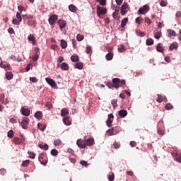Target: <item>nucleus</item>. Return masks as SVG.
Here are the masks:
<instances>
[{
	"label": "nucleus",
	"mask_w": 181,
	"mask_h": 181,
	"mask_svg": "<svg viewBox=\"0 0 181 181\" xmlns=\"http://www.w3.org/2000/svg\"><path fill=\"white\" fill-rule=\"evenodd\" d=\"M38 159L40 163L42 165H47V164L48 163V156L46 153H40L38 156Z\"/></svg>",
	"instance_id": "nucleus-1"
},
{
	"label": "nucleus",
	"mask_w": 181,
	"mask_h": 181,
	"mask_svg": "<svg viewBox=\"0 0 181 181\" xmlns=\"http://www.w3.org/2000/svg\"><path fill=\"white\" fill-rule=\"evenodd\" d=\"M57 21H58V16L56 14L51 15L49 17L48 21L50 25H54L56 23Z\"/></svg>",
	"instance_id": "nucleus-2"
},
{
	"label": "nucleus",
	"mask_w": 181,
	"mask_h": 181,
	"mask_svg": "<svg viewBox=\"0 0 181 181\" xmlns=\"http://www.w3.org/2000/svg\"><path fill=\"white\" fill-rule=\"evenodd\" d=\"M107 12V9L105 7L98 6L97 7V14L98 16L100 15H105Z\"/></svg>",
	"instance_id": "nucleus-3"
},
{
	"label": "nucleus",
	"mask_w": 181,
	"mask_h": 181,
	"mask_svg": "<svg viewBox=\"0 0 181 181\" xmlns=\"http://www.w3.org/2000/svg\"><path fill=\"white\" fill-rule=\"evenodd\" d=\"M128 8H129L128 3H124V4L122 5L121 14L122 15V16H124V15L127 14Z\"/></svg>",
	"instance_id": "nucleus-4"
},
{
	"label": "nucleus",
	"mask_w": 181,
	"mask_h": 181,
	"mask_svg": "<svg viewBox=\"0 0 181 181\" xmlns=\"http://www.w3.org/2000/svg\"><path fill=\"white\" fill-rule=\"evenodd\" d=\"M149 6L148 5H144L143 7L139 9L138 14H146V13L148 12Z\"/></svg>",
	"instance_id": "nucleus-5"
},
{
	"label": "nucleus",
	"mask_w": 181,
	"mask_h": 181,
	"mask_svg": "<svg viewBox=\"0 0 181 181\" xmlns=\"http://www.w3.org/2000/svg\"><path fill=\"white\" fill-rule=\"evenodd\" d=\"M113 120H114V115H112V113H110V115H108V119L106 121V123L108 127H112V123L113 122Z\"/></svg>",
	"instance_id": "nucleus-6"
},
{
	"label": "nucleus",
	"mask_w": 181,
	"mask_h": 181,
	"mask_svg": "<svg viewBox=\"0 0 181 181\" xmlns=\"http://www.w3.org/2000/svg\"><path fill=\"white\" fill-rule=\"evenodd\" d=\"M112 82L113 83V88H119L120 79L119 78H113V79L112 80Z\"/></svg>",
	"instance_id": "nucleus-7"
},
{
	"label": "nucleus",
	"mask_w": 181,
	"mask_h": 181,
	"mask_svg": "<svg viewBox=\"0 0 181 181\" xmlns=\"http://www.w3.org/2000/svg\"><path fill=\"white\" fill-rule=\"evenodd\" d=\"M29 122L30 119L28 118L22 120V122H21V125L22 126L23 129H27Z\"/></svg>",
	"instance_id": "nucleus-8"
},
{
	"label": "nucleus",
	"mask_w": 181,
	"mask_h": 181,
	"mask_svg": "<svg viewBox=\"0 0 181 181\" xmlns=\"http://www.w3.org/2000/svg\"><path fill=\"white\" fill-rule=\"evenodd\" d=\"M45 81L48 84H49V86H51L52 88H55V86H57L55 81L51 79V78H46Z\"/></svg>",
	"instance_id": "nucleus-9"
},
{
	"label": "nucleus",
	"mask_w": 181,
	"mask_h": 181,
	"mask_svg": "<svg viewBox=\"0 0 181 181\" xmlns=\"http://www.w3.org/2000/svg\"><path fill=\"white\" fill-rule=\"evenodd\" d=\"M76 144L78 145L80 148H85L86 146V141L78 139L76 142Z\"/></svg>",
	"instance_id": "nucleus-10"
},
{
	"label": "nucleus",
	"mask_w": 181,
	"mask_h": 181,
	"mask_svg": "<svg viewBox=\"0 0 181 181\" xmlns=\"http://www.w3.org/2000/svg\"><path fill=\"white\" fill-rule=\"evenodd\" d=\"M13 142H14L15 144H22V143L25 142V139H19L17 136H16L13 139Z\"/></svg>",
	"instance_id": "nucleus-11"
},
{
	"label": "nucleus",
	"mask_w": 181,
	"mask_h": 181,
	"mask_svg": "<svg viewBox=\"0 0 181 181\" xmlns=\"http://www.w3.org/2000/svg\"><path fill=\"white\" fill-rule=\"evenodd\" d=\"M128 112L125 109H122L121 110H119V116L122 118H125L126 116H127Z\"/></svg>",
	"instance_id": "nucleus-12"
},
{
	"label": "nucleus",
	"mask_w": 181,
	"mask_h": 181,
	"mask_svg": "<svg viewBox=\"0 0 181 181\" xmlns=\"http://www.w3.org/2000/svg\"><path fill=\"white\" fill-rule=\"evenodd\" d=\"M28 40L32 42V45H36V38L33 34H30L28 37Z\"/></svg>",
	"instance_id": "nucleus-13"
},
{
	"label": "nucleus",
	"mask_w": 181,
	"mask_h": 181,
	"mask_svg": "<svg viewBox=\"0 0 181 181\" xmlns=\"http://www.w3.org/2000/svg\"><path fill=\"white\" fill-rule=\"evenodd\" d=\"M173 157H175V160L178 162L179 163H181V153H174L173 154Z\"/></svg>",
	"instance_id": "nucleus-14"
},
{
	"label": "nucleus",
	"mask_w": 181,
	"mask_h": 181,
	"mask_svg": "<svg viewBox=\"0 0 181 181\" xmlns=\"http://www.w3.org/2000/svg\"><path fill=\"white\" fill-rule=\"evenodd\" d=\"M58 24L61 30H62L63 28H65L66 25V21H64V20H58Z\"/></svg>",
	"instance_id": "nucleus-15"
},
{
	"label": "nucleus",
	"mask_w": 181,
	"mask_h": 181,
	"mask_svg": "<svg viewBox=\"0 0 181 181\" xmlns=\"http://www.w3.org/2000/svg\"><path fill=\"white\" fill-rule=\"evenodd\" d=\"M21 112H22V114L23 115V116L28 117L30 115V109H28V108H24V107L22 108Z\"/></svg>",
	"instance_id": "nucleus-16"
},
{
	"label": "nucleus",
	"mask_w": 181,
	"mask_h": 181,
	"mask_svg": "<svg viewBox=\"0 0 181 181\" xmlns=\"http://www.w3.org/2000/svg\"><path fill=\"white\" fill-rule=\"evenodd\" d=\"M69 114V110L68 108H62L61 110V116L65 117Z\"/></svg>",
	"instance_id": "nucleus-17"
},
{
	"label": "nucleus",
	"mask_w": 181,
	"mask_h": 181,
	"mask_svg": "<svg viewBox=\"0 0 181 181\" xmlns=\"http://www.w3.org/2000/svg\"><path fill=\"white\" fill-rule=\"evenodd\" d=\"M68 8L70 11V12H72V13H76V11L78 10L77 6H76V5L74 4L69 5Z\"/></svg>",
	"instance_id": "nucleus-18"
},
{
	"label": "nucleus",
	"mask_w": 181,
	"mask_h": 181,
	"mask_svg": "<svg viewBox=\"0 0 181 181\" xmlns=\"http://www.w3.org/2000/svg\"><path fill=\"white\" fill-rule=\"evenodd\" d=\"M86 142V145H88V146H93V145H94L95 140L93 138H89V139H87Z\"/></svg>",
	"instance_id": "nucleus-19"
},
{
	"label": "nucleus",
	"mask_w": 181,
	"mask_h": 181,
	"mask_svg": "<svg viewBox=\"0 0 181 181\" xmlns=\"http://www.w3.org/2000/svg\"><path fill=\"white\" fill-rule=\"evenodd\" d=\"M128 21H129V18L127 17L124 18V19H122L121 22V28H125V26L127 25V23H128Z\"/></svg>",
	"instance_id": "nucleus-20"
},
{
	"label": "nucleus",
	"mask_w": 181,
	"mask_h": 181,
	"mask_svg": "<svg viewBox=\"0 0 181 181\" xmlns=\"http://www.w3.org/2000/svg\"><path fill=\"white\" fill-rule=\"evenodd\" d=\"M106 59L110 62V60H112V59L114 58V54L112 52H109L105 57Z\"/></svg>",
	"instance_id": "nucleus-21"
},
{
	"label": "nucleus",
	"mask_w": 181,
	"mask_h": 181,
	"mask_svg": "<svg viewBox=\"0 0 181 181\" xmlns=\"http://www.w3.org/2000/svg\"><path fill=\"white\" fill-rule=\"evenodd\" d=\"M61 69H63L64 71H69V64H67V63L63 62L61 64Z\"/></svg>",
	"instance_id": "nucleus-22"
},
{
	"label": "nucleus",
	"mask_w": 181,
	"mask_h": 181,
	"mask_svg": "<svg viewBox=\"0 0 181 181\" xmlns=\"http://www.w3.org/2000/svg\"><path fill=\"white\" fill-rule=\"evenodd\" d=\"M158 98L156 99V101L158 103H161V102L164 101V100L166 98V97H165V95H157Z\"/></svg>",
	"instance_id": "nucleus-23"
},
{
	"label": "nucleus",
	"mask_w": 181,
	"mask_h": 181,
	"mask_svg": "<svg viewBox=\"0 0 181 181\" xmlns=\"http://www.w3.org/2000/svg\"><path fill=\"white\" fill-rule=\"evenodd\" d=\"M0 67H1V69H4L6 70L8 69L9 71H11V69L10 64H3V62H0Z\"/></svg>",
	"instance_id": "nucleus-24"
},
{
	"label": "nucleus",
	"mask_w": 181,
	"mask_h": 181,
	"mask_svg": "<svg viewBox=\"0 0 181 181\" xmlns=\"http://www.w3.org/2000/svg\"><path fill=\"white\" fill-rule=\"evenodd\" d=\"M63 122L65 125H71V122L69 119V117H64L63 118Z\"/></svg>",
	"instance_id": "nucleus-25"
},
{
	"label": "nucleus",
	"mask_w": 181,
	"mask_h": 181,
	"mask_svg": "<svg viewBox=\"0 0 181 181\" xmlns=\"http://www.w3.org/2000/svg\"><path fill=\"white\" fill-rule=\"evenodd\" d=\"M36 24V20H29V21L28 22V25L32 26V28H35Z\"/></svg>",
	"instance_id": "nucleus-26"
},
{
	"label": "nucleus",
	"mask_w": 181,
	"mask_h": 181,
	"mask_svg": "<svg viewBox=\"0 0 181 181\" xmlns=\"http://www.w3.org/2000/svg\"><path fill=\"white\" fill-rule=\"evenodd\" d=\"M67 47H68L67 41H66V40H61L62 49H66Z\"/></svg>",
	"instance_id": "nucleus-27"
},
{
	"label": "nucleus",
	"mask_w": 181,
	"mask_h": 181,
	"mask_svg": "<svg viewBox=\"0 0 181 181\" xmlns=\"http://www.w3.org/2000/svg\"><path fill=\"white\" fill-rule=\"evenodd\" d=\"M6 78L7 80L13 79V75L12 72H11V71L6 72Z\"/></svg>",
	"instance_id": "nucleus-28"
},
{
	"label": "nucleus",
	"mask_w": 181,
	"mask_h": 181,
	"mask_svg": "<svg viewBox=\"0 0 181 181\" xmlns=\"http://www.w3.org/2000/svg\"><path fill=\"white\" fill-rule=\"evenodd\" d=\"M156 49L158 52H159L160 53H163V52H164V48L163 47V46L161 45L160 43H158L156 46Z\"/></svg>",
	"instance_id": "nucleus-29"
},
{
	"label": "nucleus",
	"mask_w": 181,
	"mask_h": 181,
	"mask_svg": "<svg viewBox=\"0 0 181 181\" xmlns=\"http://www.w3.org/2000/svg\"><path fill=\"white\" fill-rule=\"evenodd\" d=\"M42 116H43V115H42V112L38 111V112L35 113V117L38 119H42Z\"/></svg>",
	"instance_id": "nucleus-30"
},
{
	"label": "nucleus",
	"mask_w": 181,
	"mask_h": 181,
	"mask_svg": "<svg viewBox=\"0 0 181 181\" xmlns=\"http://www.w3.org/2000/svg\"><path fill=\"white\" fill-rule=\"evenodd\" d=\"M62 144V141L60 139H56V140L54 141V145L55 146H59V145Z\"/></svg>",
	"instance_id": "nucleus-31"
},
{
	"label": "nucleus",
	"mask_w": 181,
	"mask_h": 181,
	"mask_svg": "<svg viewBox=\"0 0 181 181\" xmlns=\"http://www.w3.org/2000/svg\"><path fill=\"white\" fill-rule=\"evenodd\" d=\"M168 37H176V32H175V30H168Z\"/></svg>",
	"instance_id": "nucleus-32"
},
{
	"label": "nucleus",
	"mask_w": 181,
	"mask_h": 181,
	"mask_svg": "<svg viewBox=\"0 0 181 181\" xmlns=\"http://www.w3.org/2000/svg\"><path fill=\"white\" fill-rule=\"evenodd\" d=\"M38 146L40 148L43 149L44 151H48L49 149V145L47 144H45V145L39 144Z\"/></svg>",
	"instance_id": "nucleus-33"
},
{
	"label": "nucleus",
	"mask_w": 181,
	"mask_h": 181,
	"mask_svg": "<svg viewBox=\"0 0 181 181\" xmlns=\"http://www.w3.org/2000/svg\"><path fill=\"white\" fill-rule=\"evenodd\" d=\"M112 16L117 21L119 20V18H120L119 13H117V11H114V13H112Z\"/></svg>",
	"instance_id": "nucleus-34"
},
{
	"label": "nucleus",
	"mask_w": 181,
	"mask_h": 181,
	"mask_svg": "<svg viewBox=\"0 0 181 181\" xmlns=\"http://www.w3.org/2000/svg\"><path fill=\"white\" fill-rule=\"evenodd\" d=\"M30 163V160H23V163H22V166L23 168H27L29 165Z\"/></svg>",
	"instance_id": "nucleus-35"
},
{
	"label": "nucleus",
	"mask_w": 181,
	"mask_h": 181,
	"mask_svg": "<svg viewBox=\"0 0 181 181\" xmlns=\"http://www.w3.org/2000/svg\"><path fill=\"white\" fill-rule=\"evenodd\" d=\"M117 49L119 53H124V52H125V47L122 45H119V47L117 48Z\"/></svg>",
	"instance_id": "nucleus-36"
},
{
	"label": "nucleus",
	"mask_w": 181,
	"mask_h": 181,
	"mask_svg": "<svg viewBox=\"0 0 181 181\" xmlns=\"http://www.w3.org/2000/svg\"><path fill=\"white\" fill-rule=\"evenodd\" d=\"M93 52L92 47L90 45H87L86 47V54H91Z\"/></svg>",
	"instance_id": "nucleus-37"
},
{
	"label": "nucleus",
	"mask_w": 181,
	"mask_h": 181,
	"mask_svg": "<svg viewBox=\"0 0 181 181\" xmlns=\"http://www.w3.org/2000/svg\"><path fill=\"white\" fill-rule=\"evenodd\" d=\"M177 47H178L177 43H172L171 45H170V51H173V49H177Z\"/></svg>",
	"instance_id": "nucleus-38"
},
{
	"label": "nucleus",
	"mask_w": 181,
	"mask_h": 181,
	"mask_svg": "<svg viewBox=\"0 0 181 181\" xmlns=\"http://www.w3.org/2000/svg\"><path fill=\"white\" fill-rule=\"evenodd\" d=\"M16 18H17L18 21H19V24H20L21 22H22V21H23V18H22L21 13H19V12H17L16 13Z\"/></svg>",
	"instance_id": "nucleus-39"
},
{
	"label": "nucleus",
	"mask_w": 181,
	"mask_h": 181,
	"mask_svg": "<svg viewBox=\"0 0 181 181\" xmlns=\"http://www.w3.org/2000/svg\"><path fill=\"white\" fill-rule=\"evenodd\" d=\"M71 59L72 62H79V58L78 56H71Z\"/></svg>",
	"instance_id": "nucleus-40"
},
{
	"label": "nucleus",
	"mask_w": 181,
	"mask_h": 181,
	"mask_svg": "<svg viewBox=\"0 0 181 181\" xmlns=\"http://www.w3.org/2000/svg\"><path fill=\"white\" fill-rule=\"evenodd\" d=\"M154 44V40L151 38H148L146 40V45H153Z\"/></svg>",
	"instance_id": "nucleus-41"
},
{
	"label": "nucleus",
	"mask_w": 181,
	"mask_h": 181,
	"mask_svg": "<svg viewBox=\"0 0 181 181\" xmlns=\"http://www.w3.org/2000/svg\"><path fill=\"white\" fill-rule=\"evenodd\" d=\"M115 128L114 127H112L110 128V129L107 130V134L110 135V136H113L115 134Z\"/></svg>",
	"instance_id": "nucleus-42"
},
{
	"label": "nucleus",
	"mask_w": 181,
	"mask_h": 181,
	"mask_svg": "<svg viewBox=\"0 0 181 181\" xmlns=\"http://www.w3.org/2000/svg\"><path fill=\"white\" fill-rule=\"evenodd\" d=\"M115 179V175L114 173H112L111 175H108V180L109 181H114V180Z\"/></svg>",
	"instance_id": "nucleus-43"
},
{
	"label": "nucleus",
	"mask_w": 181,
	"mask_h": 181,
	"mask_svg": "<svg viewBox=\"0 0 181 181\" xmlns=\"http://www.w3.org/2000/svg\"><path fill=\"white\" fill-rule=\"evenodd\" d=\"M111 103H112V105L113 106V107H115V108L117 107L118 104H117V99L112 100Z\"/></svg>",
	"instance_id": "nucleus-44"
},
{
	"label": "nucleus",
	"mask_w": 181,
	"mask_h": 181,
	"mask_svg": "<svg viewBox=\"0 0 181 181\" xmlns=\"http://www.w3.org/2000/svg\"><path fill=\"white\" fill-rule=\"evenodd\" d=\"M38 128L40 131L44 132L46 129V126L43 125V124L38 123Z\"/></svg>",
	"instance_id": "nucleus-45"
},
{
	"label": "nucleus",
	"mask_w": 181,
	"mask_h": 181,
	"mask_svg": "<svg viewBox=\"0 0 181 181\" xmlns=\"http://www.w3.org/2000/svg\"><path fill=\"white\" fill-rule=\"evenodd\" d=\"M76 39H77V40L78 41H82V40H83V39H84V35H81V34H78L77 35H76Z\"/></svg>",
	"instance_id": "nucleus-46"
},
{
	"label": "nucleus",
	"mask_w": 181,
	"mask_h": 181,
	"mask_svg": "<svg viewBox=\"0 0 181 181\" xmlns=\"http://www.w3.org/2000/svg\"><path fill=\"white\" fill-rule=\"evenodd\" d=\"M165 110H173V105L171 103H167L165 105Z\"/></svg>",
	"instance_id": "nucleus-47"
},
{
	"label": "nucleus",
	"mask_w": 181,
	"mask_h": 181,
	"mask_svg": "<svg viewBox=\"0 0 181 181\" xmlns=\"http://www.w3.org/2000/svg\"><path fill=\"white\" fill-rule=\"evenodd\" d=\"M76 69H83V64L82 62L76 63Z\"/></svg>",
	"instance_id": "nucleus-48"
},
{
	"label": "nucleus",
	"mask_w": 181,
	"mask_h": 181,
	"mask_svg": "<svg viewBox=\"0 0 181 181\" xmlns=\"http://www.w3.org/2000/svg\"><path fill=\"white\" fill-rule=\"evenodd\" d=\"M51 155L54 156V157H57V156H58V150L52 149L51 150Z\"/></svg>",
	"instance_id": "nucleus-49"
},
{
	"label": "nucleus",
	"mask_w": 181,
	"mask_h": 181,
	"mask_svg": "<svg viewBox=\"0 0 181 181\" xmlns=\"http://www.w3.org/2000/svg\"><path fill=\"white\" fill-rule=\"evenodd\" d=\"M23 18H26V19H28V22H29V21H31L32 19H33V16L32 15H23Z\"/></svg>",
	"instance_id": "nucleus-50"
},
{
	"label": "nucleus",
	"mask_w": 181,
	"mask_h": 181,
	"mask_svg": "<svg viewBox=\"0 0 181 181\" xmlns=\"http://www.w3.org/2000/svg\"><path fill=\"white\" fill-rule=\"evenodd\" d=\"M161 36H162V33L161 32H157L156 33V34L154 35V37L156 39H160L161 38Z\"/></svg>",
	"instance_id": "nucleus-51"
},
{
	"label": "nucleus",
	"mask_w": 181,
	"mask_h": 181,
	"mask_svg": "<svg viewBox=\"0 0 181 181\" xmlns=\"http://www.w3.org/2000/svg\"><path fill=\"white\" fill-rule=\"evenodd\" d=\"M7 136L8 138H13V136H14V132L13 130H9V132L7 134Z\"/></svg>",
	"instance_id": "nucleus-52"
},
{
	"label": "nucleus",
	"mask_w": 181,
	"mask_h": 181,
	"mask_svg": "<svg viewBox=\"0 0 181 181\" xmlns=\"http://www.w3.org/2000/svg\"><path fill=\"white\" fill-rule=\"evenodd\" d=\"M80 164L81 165L85 166L86 168H87V166L88 165V163L87 162V160H80Z\"/></svg>",
	"instance_id": "nucleus-53"
},
{
	"label": "nucleus",
	"mask_w": 181,
	"mask_h": 181,
	"mask_svg": "<svg viewBox=\"0 0 181 181\" xmlns=\"http://www.w3.org/2000/svg\"><path fill=\"white\" fill-rule=\"evenodd\" d=\"M143 21H144V19H142V18H141V17H137L135 19V22L138 24H141Z\"/></svg>",
	"instance_id": "nucleus-54"
},
{
	"label": "nucleus",
	"mask_w": 181,
	"mask_h": 181,
	"mask_svg": "<svg viewBox=\"0 0 181 181\" xmlns=\"http://www.w3.org/2000/svg\"><path fill=\"white\" fill-rule=\"evenodd\" d=\"M28 153L30 155L31 159H35L36 154L35 153H31V151H28Z\"/></svg>",
	"instance_id": "nucleus-55"
},
{
	"label": "nucleus",
	"mask_w": 181,
	"mask_h": 181,
	"mask_svg": "<svg viewBox=\"0 0 181 181\" xmlns=\"http://www.w3.org/2000/svg\"><path fill=\"white\" fill-rule=\"evenodd\" d=\"M32 59L33 62H37V59H39V54H37V52H36V54H34Z\"/></svg>",
	"instance_id": "nucleus-56"
},
{
	"label": "nucleus",
	"mask_w": 181,
	"mask_h": 181,
	"mask_svg": "<svg viewBox=\"0 0 181 181\" xmlns=\"http://www.w3.org/2000/svg\"><path fill=\"white\" fill-rule=\"evenodd\" d=\"M136 35L141 37L145 36V33L144 32H141V30H136Z\"/></svg>",
	"instance_id": "nucleus-57"
},
{
	"label": "nucleus",
	"mask_w": 181,
	"mask_h": 181,
	"mask_svg": "<svg viewBox=\"0 0 181 181\" xmlns=\"http://www.w3.org/2000/svg\"><path fill=\"white\" fill-rule=\"evenodd\" d=\"M107 86L109 88H114V83L113 82H107Z\"/></svg>",
	"instance_id": "nucleus-58"
},
{
	"label": "nucleus",
	"mask_w": 181,
	"mask_h": 181,
	"mask_svg": "<svg viewBox=\"0 0 181 181\" xmlns=\"http://www.w3.org/2000/svg\"><path fill=\"white\" fill-rule=\"evenodd\" d=\"M126 84V81L125 80H120L119 82V86H124Z\"/></svg>",
	"instance_id": "nucleus-59"
},
{
	"label": "nucleus",
	"mask_w": 181,
	"mask_h": 181,
	"mask_svg": "<svg viewBox=\"0 0 181 181\" xmlns=\"http://www.w3.org/2000/svg\"><path fill=\"white\" fill-rule=\"evenodd\" d=\"M113 145L115 149H119L121 147V144L118 142H115Z\"/></svg>",
	"instance_id": "nucleus-60"
},
{
	"label": "nucleus",
	"mask_w": 181,
	"mask_h": 181,
	"mask_svg": "<svg viewBox=\"0 0 181 181\" xmlns=\"http://www.w3.org/2000/svg\"><path fill=\"white\" fill-rule=\"evenodd\" d=\"M100 6H106V0H98Z\"/></svg>",
	"instance_id": "nucleus-61"
},
{
	"label": "nucleus",
	"mask_w": 181,
	"mask_h": 181,
	"mask_svg": "<svg viewBox=\"0 0 181 181\" xmlns=\"http://www.w3.org/2000/svg\"><path fill=\"white\" fill-rule=\"evenodd\" d=\"M30 81L33 82V83H36L37 82V79L35 76H32L30 78Z\"/></svg>",
	"instance_id": "nucleus-62"
},
{
	"label": "nucleus",
	"mask_w": 181,
	"mask_h": 181,
	"mask_svg": "<svg viewBox=\"0 0 181 181\" xmlns=\"http://www.w3.org/2000/svg\"><path fill=\"white\" fill-rule=\"evenodd\" d=\"M6 169H4V168L0 169V174H1V175H6Z\"/></svg>",
	"instance_id": "nucleus-63"
},
{
	"label": "nucleus",
	"mask_w": 181,
	"mask_h": 181,
	"mask_svg": "<svg viewBox=\"0 0 181 181\" xmlns=\"http://www.w3.org/2000/svg\"><path fill=\"white\" fill-rule=\"evenodd\" d=\"M129 144L131 145L132 147H136V142H135V141H131Z\"/></svg>",
	"instance_id": "nucleus-64"
}]
</instances>
